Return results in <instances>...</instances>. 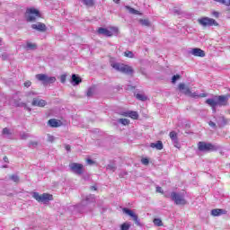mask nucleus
Here are the masks:
<instances>
[{
    "mask_svg": "<svg viewBox=\"0 0 230 230\" xmlns=\"http://www.w3.org/2000/svg\"><path fill=\"white\" fill-rule=\"evenodd\" d=\"M230 95H216L213 98H208L206 100L205 103L209 105L212 109L214 114L217 112V107H227L229 105Z\"/></svg>",
    "mask_w": 230,
    "mask_h": 230,
    "instance_id": "f257e3e1",
    "label": "nucleus"
},
{
    "mask_svg": "<svg viewBox=\"0 0 230 230\" xmlns=\"http://www.w3.org/2000/svg\"><path fill=\"white\" fill-rule=\"evenodd\" d=\"M179 91H181L186 96H190V98H206L208 97V93H199V92L191 93L189 86L181 83L178 86Z\"/></svg>",
    "mask_w": 230,
    "mask_h": 230,
    "instance_id": "f03ea898",
    "label": "nucleus"
},
{
    "mask_svg": "<svg viewBox=\"0 0 230 230\" xmlns=\"http://www.w3.org/2000/svg\"><path fill=\"white\" fill-rule=\"evenodd\" d=\"M40 17V12L35 8H29L25 13V19L28 22H33Z\"/></svg>",
    "mask_w": 230,
    "mask_h": 230,
    "instance_id": "7ed1b4c3",
    "label": "nucleus"
},
{
    "mask_svg": "<svg viewBox=\"0 0 230 230\" xmlns=\"http://www.w3.org/2000/svg\"><path fill=\"white\" fill-rule=\"evenodd\" d=\"M198 148L199 152H217L220 146L211 143L199 142Z\"/></svg>",
    "mask_w": 230,
    "mask_h": 230,
    "instance_id": "20e7f679",
    "label": "nucleus"
},
{
    "mask_svg": "<svg viewBox=\"0 0 230 230\" xmlns=\"http://www.w3.org/2000/svg\"><path fill=\"white\" fill-rule=\"evenodd\" d=\"M170 198L177 206H186L187 204V201L184 199V194L182 193L171 192Z\"/></svg>",
    "mask_w": 230,
    "mask_h": 230,
    "instance_id": "39448f33",
    "label": "nucleus"
},
{
    "mask_svg": "<svg viewBox=\"0 0 230 230\" xmlns=\"http://www.w3.org/2000/svg\"><path fill=\"white\" fill-rule=\"evenodd\" d=\"M111 67L116 71H119L120 73H124L125 75H132L133 70L131 66L128 65H123L119 63H111Z\"/></svg>",
    "mask_w": 230,
    "mask_h": 230,
    "instance_id": "423d86ee",
    "label": "nucleus"
},
{
    "mask_svg": "<svg viewBox=\"0 0 230 230\" xmlns=\"http://www.w3.org/2000/svg\"><path fill=\"white\" fill-rule=\"evenodd\" d=\"M119 31L117 27H111L110 30L101 27L98 29L97 33L104 35V37H112V35H118Z\"/></svg>",
    "mask_w": 230,
    "mask_h": 230,
    "instance_id": "0eeeda50",
    "label": "nucleus"
},
{
    "mask_svg": "<svg viewBox=\"0 0 230 230\" xmlns=\"http://www.w3.org/2000/svg\"><path fill=\"white\" fill-rule=\"evenodd\" d=\"M32 197L35 199V200H37V202H42L43 204H48L49 200L53 199V195L48 193H43L40 195L39 192H33Z\"/></svg>",
    "mask_w": 230,
    "mask_h": 230,
    "instance_id": "6e6552de",
    "label": "nucleus"
},
{
    "mask_svg": "<svg viewBox=\"0 0 230 230\" xmlns=\"http://www.w3.org/2000/svg\"><path fill=\"white\" fill-rule=\"evenodd\" d=\"M36 78L39 82H42L44 85L48 84H55V82H57V77L48 76L46 74H38L36 75Z\"/></svg>",
    "mask_w": 230,
    "mask_h": 230,
    "instance_id": "1a4fd4ad",
    "label": "nucleus"
},
{
    "mask_svg": "<svg viewBox=\"0 0 230 230\" xmlns=\"http://www.w3.org/2000/svg\"><path fill=\"white\" fill-rule=\"evenodd\" d=\"M70 172L75 175H82L84 173V164L78 163H72L69 164Z\"/></svg>",
    "mask_w": 230,
    "mask_h": 230,
    "instance_id": "9d476101",
    "label": "nucleus"
},
{
    "mask_svg": "<svg viewBox=\"0 0 230 230\" xmlns=\"http://www.w3.org/2000/svg\"><path fill=\"white\" fill-rule=\"evenodd\" d=\"M201 26H218V22L215 19L209 17H203L198 20Z\"/></svg>",
    "mask_w": 230,
    "mask_h": 230,
    "instance_id": "9b49d317",
    "label": "nucleus"
},
{
    "mask_svg": "<svg viewBox=\"0 0 230 230\" xmlns=\"http://www.w3.org/2000/svg\"><path fill=\"white\" fill-rule=\"evenodd\" d=\"M123 213H125L126 215H128V217H131V218H133L134 222H136V224H137L139 226V219L137 217V215H136L134 213V211L125 208H123Z\"/></svg>",
    "mask_w": 230,
    "mask_h": 230,
    "instance_id": "f8f14e48",
    "label": "nucleus"
},
{
    "mask_svg": "<svg viewBox=\"0 0 230 230\" xmlns=\"http://www.w3.org/2000/svg\"><path fill=\"white\" fill-rule=\"evenodd\" d=\"M47 103L48 102L42 99L33 98L31 105L32 107H46Z\"/></svg>",
    "mask_w": 230,
    "mask_h": 230,
    "instance_id": "ddd939ff",
    "label": "nucleus"
},
{
    "mask_svg": "<svg viewBox=\"0 0 230 230\" xmlns=\"http://www.w3.org/2000/svg\"><path fill=\"white\" fill-rule=\"evenodd\" d=\"M169 137H171L174 146L176 148H179V138L177 137V133L175 131H171L169 134Z\"/></svg>",
    "mask_w": 230,
    "mask_h": 230,
    "instance_id": "4468645a",
    "label": "nucleus"
},
{
    "mask_svg": "<svg viewBox=\"0 0 230 230\" xmlns=\"http://www.w3.org/2000/svg\"><path fill=\"white\" fill-rule=\"evenodd\" d=\"M190 55H193L194 57H206V53L204 50L195 48L190 50Z\"/></svg>",
    "mask_w": 230,
    "mask_h": 230,
    "instance_id": "2eb2a0df",
    "label": "nucleus"
},
{
    "mask_svg": "<svg viewBox=\"0 0 230 230\" xmlns=\"http://www.w3.org/2000/svg\"><path fill=\"white\" fill-rule=\"evenodd\" d=\"M31 28L37 31H46V24L42 22L34 23L31 25Z\"/></svg>",
    "mask_w": 230,
    "mask_h": 230,
    "instance_id": "dca6fc26",
    "label": "nucleus"
},
{
    "mask_svg": "<svg viewBox=\"0 0 230 230\" xmlns=\"http://www.w3.org/2000/svg\"><path fill=\"white\" fill-rule=\"evenodd\" d=\"M227 211L222 208H214L211 210L212 217H220V215H226Z\"/></svg>",
    "mask_w": 230,
    "mask_h": 230,
    "instance_id": "f3484780",
    "label": "nucleus"
},
{
    "mask_svg": "<svg viewBox=\"0 0 230 230\" xmlns=\"http://www.w3.org/2000/svg\"><path fill=\"white\" fill-rule=\"evenodd\" d=\"M123 116H128V118H131L132 119H137V118H139V114H137V111H128V112H124Z\"/></svg>",
    "mask_w": 230,
    "mask_h": 230,
    "instance_id": "a211bd4d",
    "label": "nucleus"
},
{
    "mask_svg": "<svg viewBox=\"0 0 230 230\" xmlns=\"http://www.w3.org/2000/svg\"><path fill=\"white\" fill-rule=\"evenodd\" d=\"M82 83V78L76 75H72V84L74 85H78L79 84Z\"/></svg>",
    "mask_w": 230,
    "mask_h": 230,
    "instance_id": "6ab92c4d",
    "label": "nucleus"
},
{
    "mask_svg": "<svg viewBox=\"0 0 230 230\" xmlns=\"http://www.w3.org/2000/svg\"><path fill=\"white\" fill-rule=\"evenodd\" d=\"M150 147L155 148L156 150H163V142L157 141L156 143H151Z\"/></svg>",
    "mask_w": 230,
    "mask_h": 230,
    "instance_id": "aec40b11",
    "label": "nucleus"
},
{
    "mask_svg": "<svg viewBox=\"0 0 230 230\" xmlns=\"http://www.w3.org/2000/svg\"><path fill=\"white\" fill-rule=\"evenodd\" d=\"M49 125L53 128H56L57 127H60V121L56 119H51L49 120Z\"/></svg>",
    "mask_w": 230,
    "mask_h": 230,
    "instance_id": "412c9836",
    "label": "nucleus"
},
{
    "mask_svg": "<svg viewBox=\"0 0 230 230\" xmlns=\"http://www.w3.org/2000/svg\"><path fill=\"white\" fill-rule=\"evenodd\" d=\"M25 49L27 51L37 49V44L28 41Z\"/></svg>",
    "mask_w": 230,
    "mask_h": 230,
    "instance_id": "4be33fe9",
    "label": "nucleus"
},
{
    "mask_svg": "<svg viewBox=\"0 0 230 230\" xmlns=\"http://www.w3.org/2000/svg\"><path fill=\"white\" fill-rule=\"evenodd\" d=\"M89 202H94V196L90 195L86 197V199L82 201V206H87Z\"/></svg>",
    "mask_w": 230,
    "mask_h": 230,
    "instance_id": "5701e85b",
    "label": "nucleus"
},
{
    "mask_svg": "<svg viewBox=\"0 0 230 230\" xmlns=\"http://www.w3.org/2000/svg\"><path fill=\"white\" fill-rule=\"evenodd\" d=\"M125 8H126V10H128L129 13H132L133 15H141L139 11H137L128 5H126Z\"/></svg>",
    "mask_w": 230,
    "mask_h": 230,
    "instance_id": "b1692460",
    "label": "nucleus"
},
{
    "mask_svg": "<svg viewBox=\"0 0 230 230\" xmlns=\"http://www.w3.org/2000/svg\"><path fill=\"white\" fill-rule=\"evenodd\" d=\"M136 98L140 102H146L148 100V97H146V95H145L144 93H137Z\"/></svg>",
    "mask_w": 230,
    "mask_h": 230,
    "instance_id": "393cba45",
    "label": "nucleus"
},
{
    "mask_svg": "<svg viewBox=\"0 0 230 230\" xmlns=\"http://www.w3.org/2000/svg\"><path fill=\"white\" fill-rule=\"evenodd\" d=\"M85 6H94V0H81Z\"/></svg>",
    "mask_w": 230,
    "mask_h": 230,
    "instance_id": "a878e982",
    "label": "nucleus"
},
{
    "mask_svg": "<svg viewBox=\"0 0 230 230\" xmlns=\"http://www.w3.org/2000/svg\"><path fill=\"white\" fill-rule=\"evenodd\" d=\"M118 123H121V125H128L130 120L128 119H119Z\"/></svg>",
    "mask_w": 230,
    "mask_h": 230,
    "instance_id": "bb28decb",
    "label": "nucleus"
},
{
    "mask_svg": "<svg viewBox=\"0 0 230 230\" xmlns=\"http://www.w3.org/2000/svg\"><path fill=\"white\" fill-rule=\"evenodd\" d=\"M139 22L142 24V26H150V21L147 19H140Z\"/></svg>",
    "mask_w": 230,
    "mask_h": 230,
    "instance_id": "cd10ccee",
    "label": "nucleus"
},
{
    "mask_svg": "<svg viewBox=\"0 0 230 230\" xmlns=\"http://www.w3.org/2000/svg\"><path fill=\"white\" fill-rule=\"evenodd\" d=\"M3 135L6 136V137H10V136H12V132L10 131V129L8 128H4L3 129Z\"/></svg>",
    "mask_w": 230,
    "mask_h": 230,
    "instance_id": "c85d7f7f",
    "label": "nucleus"
},
{
    "mask_svg": "<svg viewBox=\"0 0 230 230\" xmlns=\"http://www.w3.org/2000/svg\"><path fill=\"white\" fill-rule=\"evenodd\" d=\"M217 3L225 4V6H230V0H215Z\"/></svg>",
    "mask_w": 230,
    "mask_h": 230,
    "instance_id": "c756f323",
    "label": "nucleus"
},
{
    "mask_svg": "<svg viewBox=\"0 0 230 230\" xmlns=\"http://www.w3.org/2000/svg\"><path fill=\"white\" fill-rule=\"evenodd\" d=\"M153 222L155 226H157L158 227H161V226H163V221L160 218H155Z\"/></svg>",
    "mask_w": 230,
    "mask_h": 230,
    "instance_id": "7c9ffc66",
    "label": "nucleus"
},
{
    "mask_svg": "<svg viewBox=\"0 0 230 230\" xmlns=\"http://www.w3.org/2000/svg\"><path fill=\"white\" fill-rule=\"evenodd\" d=\"M106 170L109 172H116V165L115 164H108Z\"/></svg>",
    "mask_w": 230,
    "mask_h": 230,
    "instance_id": "2f4dec72",
    "label": "nucleus"
},
{
    "mask_svg": "<svg viewBox=\"0 0 230 230\" xmlns=\"http://www.w3.org/2000/svg\"><path fill=\"white\" fill-rule=\"evenodd\" d=\"M121 230H129L130 229V224L129 223H124L120 226Z\"/></svg>",
    "mask_w": 230,
    "mask_h": 230,
    "instance_id": "473e14b6",
    "label": "nucleus"
},
{
    "mask_svg": "<svg viewBox=\"0 0 230 230\" xmlns=\"http://www.w3.org/2000/svg\"><path fill=\"white\" fill-rule=\"evenodd\" d=\"M9 179L11 181H13V182H19V176H17V174H13L9 177Z\"/></svg>",
    "mask_w": 230,
    "mask_h": 230,
    "instance_id": "72a5a7b5",
    "label": "nucleus"
},
{
    "mask_svg": "<svg viewBox=\"0 0 230 230\" xmlns=\"http://www.w3.org/2000/svg\"><path fill=\"white\" fill-rule=\"evenodd\" d=\"M125 57H128V58H134V53L132 51H126L124 52Z\"/></svg>",
    "mask_w": 230,
    "mask_h": 230,
    "instance_id": "f704fd0d",
    "label": "nucleus"
},
{
    "mask_svg": "<svg viewBox=\"0 0 230 230\" xmlns=\"http://www.w3.org/2000/svg\"><path fill=\"white\" fill-rule=\"evenodd\" d=\"M180 79H181L180 75H173L172 78V84H176L177 80H180Z\"/></svg>",
    "mask_w": 230,
    "mask_h": 230,
    "instance_id": "c9c22d12",
    "label": "nucleus"
},
{
    "mask_svg": "<svg viewBox=\"0 0 230 230\" xmlns=\"http://www.w3.org/2000/svg\"><path fill=\"white\" fill-rule=\"evenodd\" d=\"M93 94H94V89L89 88L87 91V96L91 97V96H93Z\"/></svg>",
    "mask_w": 230,
    "mask_h": 230,
    "instance_id": "e433bc0d",
    "label": "nucleus"
},
{
    "mask_svg": "<svg viewBox=\"0 0 230 230\" xmlns=\"http://www.w3.org/2000/svg\"><path fill=\"white\" fill-rule=\"evenodd\" d=\"M141 163H142V164H145V166H146V165H148L150 161L148 160V158H142Z\"/></svg>",
    "mask_w": 230,
    "mask_h": 230,
    "instance_id": "4c0bfd02",
    "label": "nucleus"
},
{
    "mask_svg": "<svg viewBox=\"0 0 230 230\" xmlns=\"http://www.w3.org/2000/svg\"><path fill=\"white\" fill-rule=\"evenodd\" d=\"M66 75H62L61 77H60L61 84H66Z\"/></svg>",
    "mask_w": 230,
    "mask_h": 230,
    "instance_id": "58836bf2",
    "label": "nucleus"
},
{
    "mask_svg": "<svg viewBox=\"0 0 230 230\" xmlns=\"http://www.w3.org/2000/svg\"><path fill=\"white\" fill-rule=\"evenodd\" d=\"M27 96L28 98H31V96H37V93L34 92H29L27 93Z\"/></svg>",
    "mask_w": 230,
    "mask_h": 230,
    "instance_id": "ea45409f",
    "label": "nucleus"
},
{
    "mask_svg": "<svg viewBox=\"0 0 230 230\" xmlns=\"http://www.w3.org/2000/svg\"><path fill=\"white\" fill-rule=\"evenodd\" d=\"M22 139H28V137H30V135H28L27 133H23L21 135Z\"/></svg>",
    "mask_w": 230,
    "mask_h": 230,
    "instance_id": "a19ab883",
    "label": "nucleus"
},
{
    "mask_svg": "<svg viewBox=\"0 0 230 230\" xmlns=\"http://www.w3.org/2000/svg\"><path fill=\"white\" fill-rule=\"evenodd\" d=\"M212 15H213L214 17H216L217 19H218L220 13H219L218 12L214 11V12L212 13Z\"/></svg>",
    "mask_w": 230,
    "mask_h": 230,
    "instance_id": "79ce46f5",
    "label": "nucleus"
},
{
    "mask_svg": "<svg viewBox=\"0 0 230 230\" xmlns=\"http://www.w3.org/2000/svg\"><path fill=\"white\" fill-rule=\"evenodd\" d=\"M209 127H212V128H215L217 127V124L213 121L208 122Z\"/></svg>",
    "mask_w": 230,
    "mask_h": 230,
    "instance_id": "37998d69",
    "label": "nucleus"
},
{
    "mask_svg": "<svg viewBox=\"0 0 230 230\" xmlns=\"http://www.w3.org/2000/svg\"><path fill=\"white\" fill-rule=\"evenodd\" d=\"M24 86H25V87H31V81L25 82V83H24Z\"/></svg>",
    "mask_w": 230,
    "mask_h": 230,
    "instance_id": "c03bdc74",
    "label": "nucleus"
},
{
    "mask_svg": "<svg viewBox=\"0 0 230 230\" xmlns=\"http://www.w3.org/2000/svg\"><path fill=\"white\" fill-rule=\"evenodd\" d=\"M156 192H157V193H164L163 188H161V187H156Z\"/></svg>",
    "mask_w": 230,
    "mask_h": 230,
    "instance_id": "a18cd8bd",
    "label": "nucleus"
},
{
    "mask_svg": "<svg viewBox=\"0 0 230 230\" xmlns=\"http://www.w3.org/2000/svg\"><path fill=\"white\" fill-rule=\"evenodd\" d=\"M65 148H66V152H71V146L66 145Z\"/></svg>",
    "mask_w": 230,
    "mask_h": 230,
    "instance_id": "49530a36",
    "label": "nucleus"
},
{
    "mask_svg": "<svg viewBox=\"0 0 230 230\" xmlns=\"http://www.w3.org/2000/svg\"><path fill=\"white\" fill-rule=\"evenodd\" d=\"M173 13H174L176 15H181V11H180V10L174 9V10H173Z\"/></svg>",
    "mask_w": 230,
    "mask_h": 230,
    "instance_id": "de8ad7c7",
    "label": "nucleus"
},
{
    "mask_svg": "<svg viewBox=\"0 0 230 230\" xmlns=\"http://www.w3.org/2000/svg\"><path fill=\"white\" fill-rule=\"evenodd\" d=\"M125 175H128V172L125 171L119 173V177H125Z\"/></svg>",
    "mask_w": 230,
    "mask_h": 230,
    "instance_id": "09e8293b",
    "label": "nucleus"
},
{
    "mask_svg": "<svg viewBox=\"0 0 230 230\" xmlns=\"http://www.w3.org/2000/svg\"><path fill=\"white\" fill-rule=\"evenodd\" d=\"M94 162H93V160L92 159H87V164H93Z\"/></svg>",
    "mask_w": 230,
    "mask_h": 230,
    "instance_id": "8fccbe9b",
    "label": "nucleus"
},
{
    "mask_svg": "<svg viewBox=\"0 0 230 230\" xmlns=\"http://www.w3.org/2000/svg\"><path fill=\"white\" fill-rule=\"evenodd\" d=\"M53 139H55L54 137H52V136H49V141H53Z\"/></svg>",
    "mask_w": 230,
    "mask_h": 230,
    "instance_id": "3c124183",
    "label": "nucleus"
},
{
    "mask_svg": "<svg viewBox=\"0 0 230 230\" xmlns=\"http://www.w3.org/2000/svg\"><path fill=\"white\" fill-rule=\"evenodd\" d=\"M4 163H8V157H7V156H4Z\"/></svg>",
    "mask_w": 230,
    "mask_h": 230,
    "instance_id": "603ef678",
    "label": "nucleus"
},
{
    "mask_svg": "<svg viewBox=\"0 0 230 230\" xmlns=\"http://www.w3.org/2000/svg\"><path fill=\"white\" fill-rule=\"evenodd\" d=\"M91 190H93L94 191H96V187L92 186V187H91Z\"/></svg>",
    "mask_w": 230,
    "mask_h": 230,
    "instance_id": "864d4df0",
    "label": "nucleus"
},
{
    "mask_svg": "<svg viewBox=\"0 0 230 230\" xmlns=\"http://www.w3.org/2000/svg\"><path fill=\"white\" fill-rule=\"evenodd\" d=\"M113 1L116 3V4H119V0H113Z\"/></svg>",
    "mask_w": 230,
    "mask_h": 230,
    "instance_id": "5fc2aeb1",
    "label": "nucleus"
},
{
    "mask_svg": "<svg viewBox=\"0 0 230 230\" xmlns=\"http://www.w3.org/2000/svg\"><path fill=\"white\" fill-rule=\"evenodd\" d=\"M32 146H37V142H33Z\"/></svg>",
    "mask_w": 230,
    "mask_h": 230,
    "instance_id": "6e6d98bb",
    "label": "nucleus"
},
{
    "mask_svg": "<svg viewBox=\"0 0 230 230\" xmlns=\"http://www.w3.org/2000/svg\"><path fill=\"white\" fill-rule=\"evenodd\" d=\"M27 111H29V112L31 111V108H27Z\"/></svg>",
    "mask_w": 230,
    "mask_h": 230,
    "instance_id": "4d7b16f0",
    "label": "nucleus"
},
{
    "mask_svg": "<svg viewBox=\"0 0 230 230\" xmlns=\"http://www.w3.org/2000/svg\"><path fill=\"white\" fill-rule=\"evenodd\" d=\"M3 168H8V166L7 165H4Z\"/></svg>",
    "mask_w": 230,
    "mask_h": 230,
    "instance_id": "13d9d810",
    "label": "nucleus"
},
{
    "mask_svg": "<svg viewBox=\"0 0 230 230\" xmlns=\"http://www.w3.org/2000/svg\"><path fill=\"white\" fill-rule=\"evenodd\" d=\"M165 197H170V196H168V195H165Z\"/></svg>",
    "mask_w": 230,
    "mask_h": 230,
    "instance_id": "bf43d9fd",
    "label": "nucleus"
},
{
    "mask_svg": "<svg viewBox=\"0 0 230 230\" xmlns=\"http://www.w3.org/2000/svg\"><path fill=\"white\" fill-rule=\"evenodd\" d=\"M0 6H1V3H0Z\"/></svg>",
    "mask_w": 230,
    "mask_h": 230,
    "instance_id": "052dcab7",
    "label": "nucleus"
}]
</instances>
